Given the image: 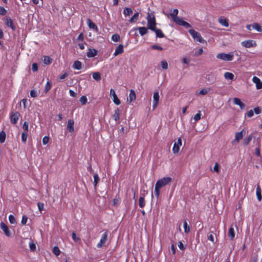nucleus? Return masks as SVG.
I'll return each instance as SVG.
<instances>
[{
  "instance_id": "4",
  "label": "nucleus",
  "mask_w": 262,
  "mask_h": 262,
  "mask_svg": "<svg viewBox=\"0 0 262 262\" xmlns=\"http://www.w3.org/2000/svg\"><path fill=\"white\" fill-rule=\"evenodd\" d=\"M0 227L7 236L10 237L11 236V233L9 229V227L4 223H1Z\"/></svg>"
},
{
  "instance_id": "62",
  "label": "nucleus",
  "mask_w": 262,
  "mask_h": 262,
  "mask_svg": "<svg viewBox=\"0 0 262 262\" xmlns=\"http://www.w3.org/2000/svg\"><path fill=\"white\" fill-rule=\"evenodd\" d=\"M213 171H215V172H219V170H220L219 165L217 163H215V165H214V166L213 167Z\"/></svg>"
},
{
  "instance_id": "19",
  "label": "nucleus",
  "mask_w": 262,
  "mask_h": 262,
  "mask_svg": "<svg viewBox=\"0 0 262 262\" xmlns=\"http://www.w3.org/2000/svg\"><path fill=\"white\" fill-rule=\"evenodd\" d=\"M233 102L235 104L238 105L242 110L244 109L246 106L245 104L238 98H234L233 99Z\"/></svg>"
},
{
  "instance_id": "63",
  "label": "nucleus",
  "mask_w": 262,
  "mask_h": 262,
  "mask_svg": "<svg viewBox=\"0 0 262 262\" xmlns=\"http://www.w3.org/2000/svg\"><path fill=\"white\" fill-rule=\"evenodd\" d=\"M178 247L181 250H184L186 248L185 246L181 241L178 243Z\"/></svg>"
},
{
  "instance_id": "11",
  "label": "nucleus",
  "mask_w": 262,
  "mask_h": 262,
  "mask_svg": "<svg viewBox=\"0 0 262 262\" xmlns=\"http://www.w3.org/2000/svg\"><path fill=\"white\" fill-rule=\"evenodd\" d=\"M178 12V10L177 9H173L172 13H170V16L175 23H177L178 20L181 18L177 16Z\"/></svg>"
},
{
  "instance_id": "6",
  "label": "nucleus",
  "mask_w": 262,
  "mask_h": 262,
  "mask_svg": "<svg viewBox=\"0 0 262 262\" xmlns=\"http://www.w3.org/2000/svg\"><path fill=\"white\" fill-rule=\"evenodd\" d=\"M147 27L150 30H154V28L156 27V20L155 17H152V19H147Z\"/></svg>"
},
{
  "instance_id": "1",
  "label": "nucleus",
  "mask_w": 262,
  "mask_h": 262,
  "mask_svg": "<svg viewBox=\"0 0 262 262\" xmlns=\"http://www.w3.org/2000/svg\"><path fill=\"white\" fill-rule=\"evenodd\" d=\"M188 32L193 37L194 41L203 43L206 42L205 40L203 39L201 34L199 32L195 31L193 29H190Z\"/></svg>"
},
{
  "instance_id": "51",
  "label": "nucleus",
  "mask_w": 262,
  "mask_h": 262,
  "mask_svg": "<svg viewBox=\"0 0 262 262\" xmlns=\"http://www.w3.org/2000/svg\"><path fill=\"white\" fill-rule=\"evenodd\" d=\"M28 137V134L27 132H23L21 134V140L23 142L25 143L27 141Z\"/></svg>"
},
{
  "instance_id": "12",
  "label": "nucleus",
  "mask_w": 262,
  "mask_h": 262,
  "mask_svg": "<svg viewBox=\"0 0 262 262\" xmlns=\"http://www.w3.org/2000/svg\"><path fill=\"white\" fill-rule=\"evenodd\" d=\"M159 94L158 92H155L153 96V108L155 109L158 104L159 101Z\"/></svg>"
},
{
  "instance_id": "33",
  "label": "nucleus",
  "mask_w": 262,
  "mask_h": 262,
  "mask_svg": "<svg viewBox=\"0 0 262 262\" xmlns=\"http://www.w3.org/2000/svg\"><path fill=\"white\" fill-rule=\"evenodd\" d=\"M243 130H242L241 132H237L235 134V140L237 142H238L240 140H241L243 138Z\"/></svg>"
},
{
  "instance_id": "41",
  "label": "nucleus",
  "mask_w": 262,
  "mask_h": 262,
  "mask_svg": "<svg viewBox=\"0 0 262 262\" xmlns=\"http://www.w3.org/2000/svg\"><path fill=\"white\" fill-rule=\"evenodd\" d=\"M112 39L115 42L119 41L120 39V37L119 34L116 33L114 34L111 37Z\"/></svg>"
},
{
  "instance_id": "46",
  "label": "nucleus",
  "mask_w": 262,
  "mask_h": 262,
  "mask_svg": "<svg viewBox=\"0 0 262 262\" xmlns=\"http://www.w3.org/2000/svg\"><path fill=\"white\" fill-rule=\"evenodd\" d=\"M79 101L82 105H84L87 103L88 99L86 96H82L80 97Z\"/></svg>"
},
{
  "instance_id": "55",
  "label": "nucleus",
  "mask_w": 262,
  "mask_h": 262,
  "mask_svg": "<svg viewBox=\"0 0 262 262\" xmlns=\"http://www.w3.org/2000/svg\"><path fill=\"white\" fill-rule=\"evenodd\" d=\"M38 70V66L37 63H33L32 66V70L33 72H36Z\"/></svg>"
},
{
  "instance_id": "35",
  "label": "nucleus",
  "mask_w": 262,
  "mask_h": 262,
  "mask_svg": "<svg viewBox=\"0 0 262 262\" xmlns=\"http://www.w3.org/2000/svg\"><path fill=\"white\" fill-rule=\"evenodd\" d=\"M252 139V135H249L248 137L245 138L244 139V141L243 142L244 145H245V146L248 145L249 144V143L251 142Z\"/></svg>"
},
{
  "instance_id": "3",
  "label": "nucleus",
  "mask_w": 262,
  "mask_h": 262,
  "mask_svg": "<svg viewBox=\"0 0 262 262\" xmlns=\"http://www.w3.org/2000/svg\"><path fill=\"white\" fill-rule=\"evenodd\" d=\"M172 181V179L171 177H164L160 180H159L156 184L158 185L160 187L162 188V187L168 184Z\"/></svg>"
},
{
  "instance_id": "23",
  "label": "nucleus",
  "mask_w": 262,
  "mask_h": 262,
  "mask_svg": "<svg viewBox=\"0 0 262 262\" xmlns=\"http://www.w3.org/2000/svg\"><path fill=\"white\" fill-rule=\"evenodd\" d=\"M135 30H138L139 31V33L141 36H143L146 34L148 32V27L146 28L145 27H139L138 28H135Z\"/></svg>"
},
{
  "instance_id": "56",
  "label": "nucleus",
  "mask_w": 262,
  "mask_h": 262,
  "mask_svg": "<svg viewBox=\"0 0 262 262\" xmlns=\"http://www.w3.org/2000/svg\"><path fill=\"white\" fill-rule=\"evenodd\" d=\"M23 128L24 130L25 131V132L28 131L29 123L25 121L23 124Z\"/></svg>"
},
{
  "instance_id": "44",
  "label": "nucleus",
  "mask_w": 262,
  "mask_h": 262,
  "mask_svg": "<svg viewBox=\"0 0 262 262\" xmlns=\"http://www.w3.org/2000/svg\"><path fill=\"white\" fill-rule=\"evenodd\" d=\"M206 78L208 81L213 82L215 81V78L211 74L207 75Z\"/></svg>"
},
{
  "instance_id": "8",
  "label": "nucleus",
  "mask_w": 262,
  "mask_h": 262,
  "mask_svg": "<svg viewBox=\"0 0 262 262\" xmlns=\"http://www.w3.org/2000/svg\"><path fill=\"white\" fill-rule=\"evenodd\" d=\"M242 45L245 48H251L255 47L256 43L255 41L252 40H244L242 42Z\"/></svg>"
},
{
  "instance_id": "47",
  "label": "nucleus",
  "mask_w": 262,
  "mask_h": 262,
  "mask_svg": "<svg viewBox=\"0 0 262 262\" xmlns=\"http://www.w3.org/2000/svg\"><path fill=\"white\" fill-rule=\"evenodd\" d=\"M51 88V83L48 81L45 88V92L47 93Z\"/></svg>"
},
{
  "instance_id": "57",
  "label": "nucleus",
  "mask_w": 262,
  "mask_h": 262,
  "mask_svg": "<svg viewBox=\"0 0 262 262\" xmlns=\"http://www.w3.org/2000/svg\"><path fill=\"white\" fill-rule=\"evenodd\" d=\"M7 13V10L3 7L0 6V14L5 15Z\"/></svg>"
},
{
  "instance_id": "34",
  "label": "nucleus",
  "mask_w": 262,
  "mask_h": 262,
  "mask_svg": "<svg viewBox=\"0 0 262 262\" xmlns=\"http://www.w3.org/2000/svg\"><path fill=\"white\" fill-rule=\"evenodd\" d=\"M228 236L231 239H233L235 237L234 230L232 227H231L229 229Z\"/></svg>"
},
{
  "instance_id": "53",
  "label": "nucleus",
  "mask_w": 262,
  "mask_h": 262,
  "mask_svg": "<svg viewBox=\"0 0 262 262\" xmlns=\"http://www.w3.org/2000/svg\"><path fill=\"white\" fill-rule=\"evenodd\" d=\"M201 111H199L198 113L196 114L194 116V119L197 121H199L200 119H201Z\"/></svg>"
},
{
  "instance_id": "45",
  "label": "nucleus",
  "mask_w": 262,
  "mask_h": 262,
  "mask_svg": "<svg viewBox=\"0 0 262 262\" xmlns=\"http://www.w3.org/2000/svg\"><path fill=\"white\" fill-rule=\"evenodd\" d=\"M161 66L162 68L164 70H167L168 69V63L165 60H163L161 62Z\"/></svg>"
},
{
  "instance_id": "30",
  "label": "nucleus",
  "mask_w": 262,
  "mask_h": 262,
  "mask_svg": "<svg viewBox=\"0 0 262 262\" xmlns=\"http://www.w3.org/2000/svg\"><path fill=\"white\" fill-rule=\"evenodd\" d=\"M132 13H133V10L130 8L126 7L124 8V9L123 10V14L125 16H129L130 15H131L132 14Z\"/></svg>"
},
{
  "instance_id": "9",
  "label": "nucleus",
  "mask_w": 262,
  "mask_h": 262,
  "mask_svg": "<svg viewBox=\"0 0 262 262\" xmlns=\"http://www.w3.org/2000/svg\"><path fill=\"white\" fill-rule=\"evenodd\" d=\"M182 145V140L181 138H179L178 140V142H175L173 144L172 148V152L174 154H177L179 151L180 146Z\"/></svg>"
},
{
  "instance_id": "42",
  "label": "nucleus",
  "mask_w": 262,
  "mask_h": 262,
  "mask_svg": "<svg viewBox=\"0 0 262 262\" xmlns=\"http://www.w3.org/2000/svg\"><path fill=\"white\" fill-rule=\"evenodd\" d=\"M161 188L158 185L157 186V184L155 185V196L158 198L160 194V190Z\"/></svg>"
},
{
  "instance_id": "15",
  "label": "nucleus",
  "mask_w": 262,
  "mask_h": 262,
  "mask_svg": "<svg viewBox=\"0 0 262 262\" xmlns=\"http://www.w3.org/2000/svg\"><path fill=\"white\" fill-rule=\"evenodd\" d=\"M124 52V46L122 44H120L116 48L115 51L114 53V56H117L119 54H121Z\"/></svg>"
},
{
  "instance_id": "29",
  "label": "nucleus",
  "mask_w": 262,
  "mask_h": 262,
  "mask_svg": "<svg viewBox=\"0 0 262 262\" xmlns=\"http://www.w3.org/2000/svg\"><path fill=\"white\" fill-rule=\"evenodd\" d=\"M224 76L225 79L229 80H233L234 77L233 73L228 72L225 73Z\"/></svg>"
},
{
  "instance_id": "39",
  "label": "nucleus",
  "mask_w": 262,
  "mask_h": 262,
  "mask_svg": "<svg viewBox=\"0 0 262 262\" xmlns=\"http://www.w3.org/2000/svg\"><path fill=\"white\" fill-rule=\"evenodd\" d=\"M93 78L96 81H99L101 79V75L99 72L93 73Z\"/></svg>"
},
{
  "instance_id": "27",
  "label": "nucleus",
  "mask_w": 262,
  "mask_h": 262,
  "mask_svg": "<svg viewBox=\"0 0 262 262\" xmlns=\"http://www.w3.org/2000/svg\"><path fill=\"white\" fill-rule=\"evenodd\" d=\"M139 13L138 12L135 13L134 15L129 20L130 23H135L137 21L139 18Z\"/></svg>"
},
{
  "instance_id": "2",
  "label": "nucleus",
  "mask_w": 262,
  "mask_h": 262,
  "mask_svg": "<svg viewBox=\"0 0 262 262\" xmlns=\"http://www.w3.org/2000/svg\"><path fill=\"white\" fill-rule=\"evenodd\" d=\"M233 53L229 52V53H219L216 55V58L224 61H232L233 59Z\"/></svg>"
},
{
  "instance_id": "31",
  "label": "nucleus",
  "mask_w": 262,
  "mask_h": 262,
  "mask_svg": "<svg viewBox=\"0 0 262 262\" xmlns=\"http://www.w3.org/2000/svg\"><path fill=\"white\" fill-rule=\"evenodd\" d=\"M252 29L256 30L259 32H262V27L257 23L252 24Z\"/></svg>"
},
{
  "instance_id": "13",
  "label": "nucleus",
  "mask_w": 262,
  "mask_h": 262,
  "mask_svg": "<svg viewBox=\"0 0 262 262\" xmlns=\"http://www.w3.org/2000/svg\"><path fill=\"white\" fill-rule=\"evenodd\" d=\"M110 95H112L113 102L116 105H119L121 103L120 100L118 99L114 89H111L110 90Z\"/></svg>"
},
{
  "instance_id": "32",
  "label": "nucleus",
  "mask_w": 262,
  "mask_h": 262,
  "mask_svg": "<svg viewBox=\"0 0 262 262\" xmlns=\"http://www.w3.org/2000/svg\"><path fill=\"white\" fill-rule=\"evenodd\" d=\"M145 202L144 195L140 196L139 200V205L140 207L143 208L145 206Z\"/></svg>"
},
{
  "instance_id": "52",
  "label": "nucleus",
  "mask_w": 262,
  "mask_h": 262,
  "mask_svg": "<svg viewBox=\"0 0 262 262\" xmlns=\"http://www.w3.org/2000/svg\"><path fill=\"white\" fill-rule=\"evenodd\" d=\"M72 238L73 240L75 242H77L80 241V238L77 236L75 232H72Z\"/></svg>"
},
{
  "instance_id": "10",
  "label": "nucleus",
  "mask_w": 262,
  "mask_h": 262,
  "mask_svg": "<svg viewBox=\"0 0 262 262\" xmlns=\"http://www.w3.org/2000/svg\"><path fill=\"white\" fill-rule=\"evenodd\" d=\"M5 25L11 28L13 31H15V26L14 24L13 20L10 17H6Z\"/></svg>"
},
{
  "instance_id": "21",
  "label": "nucleus",
  "mask_w": 262,
  "mask_h": 262,
  "mask_svg": "<svg viewBox=\"0 0 262 262\" xmlns=\"http://www.w3.org/2000/svg\"><path fill=\"white\" fill-rule=\"evenodd\" d=\"M156 33V37L158 38H163L165 36L164 34L162 32L160 29H157L156 27L154 28V30H152Z\"/></svg>"
},
{
  "instance_id": "49",
  "label": "nucleus",
  "mask_w": 262,
  "mask_h": 262,
  "mask_svg": "<svg viewBox=\"0 0 262 262\" xmlns=\"http://www.w3.org/2000/svg\"><path fill=\"white\" fill-rule=\"evenodd\" d=\"M151 48L152 49V50H159V51H162L163 50V48L161 47V46L157 45V44H155V45H153L151 46Z\"/></svg>"
},
{
  "instance_id": "14",
  "label": "nucleus",
  "mask_w": 262,
  "mask_h": 262,
  "mask_svg": "<svg viewBox=\"0 0 262 262\" xmlns=\"http://www.w3.org/2000/svg\"><path fill=\"white\" fill-rule=\"evenodd\" d=\"M87 24L89 27L91 29H93L96 32H98V28L97 25L90 18L87 19Z\"/></svg>"
},
{
  "instance_id": "60",
  "label": "nucleus",
  "mask_w": 262,
  "mask_h": 262,
  "mask_svg": "<svg viewBox=\"0 0 262 262\" xmlns=\"http://www.w3.org/2000/svg\"><path fill=\"white\" fill-rule=\"evenodd\" d=\"M49 141V137L48 136H45L42 139V143L44 145L47 144Z\"/></svg>"
},
{
  "instance_id": "37",
  "label": "nucleus",
  "mask_w": 262,
  "mask_h": 262,
  "mask_svg": "<svg viewBox=\"0 0 262 262\" xmlns=\"http://www.w3.org/2000/svg\"><path fill=\"white\" fill-rule=\"evenodd\" d=\"M99 177L98 174L95 173L94 174V187L95 188H96V187L97 186V184L99 182Z\"/></svg>"
},
{
  "instance_id": "20",
  "label": "nucleus",
  "mask_w": 262,
  "mask_h": 262,
  "mask_svg": "<svg viewBox=\"0 0 262 262\" xmlns=\"http://www.w3.org/2000/svg\"><path fill=\"white\" fill-rule=\"evenodd\" d=\"M253 81L256 84L257 89H262V82L258 77L254 76L253 77Z\"/></svg>"
},
{
  "instance_id": "22",
  "label": "nucleus",
  "mask_w": 262,
  "mask_h": 262,
  "mask_svg": "<svg viewBox=\"0 0 262 262\" xmlns=\"http://www.w3.org/2000/svg\"><path fill=\"white\" fill-rule=\"evenodd\" d=\"M120 110L119 108H117L114 112V114L113 115L112 117L115 121H119L120 119Z\"/></svg>"
},
{
  "instance_id": "18",
  "label": "nucleus",
  "mask_w": 262,
  "mask_h": 262,
  "mask_svg": "<svg viewBox=\"0 0 262 262\" xmlns=\"http://www.w3.org/2000/svg\"><path fill=\"white\" fill-rule=\"evenodd\" d=\"M98 53V51L97 50L95 49H89L88 52L86 53V55L89 58H92L95 57Z\"/></svg>"
},
{
  "instance_id": "7",
  "label": "nucleus",
  "mask_w": 262,
  "mask_h": 262,
  "mask_svg": "<svg viewBox=\"0 0 262 262\" xmlns=\"http://www.w3.org/2000/svg\"><path fill=\"white\" fill-rule=\"evenodd\" d=\"M107 239V232L105 231L102 235L101 238L100 239V242L98 243L97 247L98 248H101L102 246H104L105 243H106Z\"/></svg>"
},
{
  "instance_id": "43",
  "label": "nucleus",
  "mask_w": 262,
  "mask_h": 262,
  "mask_svg": "<svg viewBox=\"0 0 262 262\" xmlns=\"http://www.w3.org/2000/svg\"><path fill=\"white\" fill-rule=\"evenodd\" d=\"M53 252L55 255L58 256L60 254V250L57 246H55L53 248Z\"/></svg>"
},
{
  "instance_id": "58",
  "label": "nucleus",
  "mask_w": 262,
  "mask_h": 262,
  "mask_svg": "<svg viewBox=\"0 0 262 262\" xmlns=\"http://www.w3.org/2000/svg\"><path fill=\"white\" fill-rule=\"evenodd\" d=\"M203 53V50L202 48H200L199 50L194 54V56H198L201 55Z\"/></svg>"
},
{
  "instance_id": "38",
  "label": "nucleus",
  "mask_w": 262,
  "mask_h": 262,
  "mask_svg": "<svg viewBox=\"0 0 262 262\" xmlns=\"http://www.w3.org/2000/svg\"><path fill=\"white\" fill-rule=\"evenodd\" d=\"M219 22L223 26L227 27L229 26V24L227 20L225 18H220L219 19Z\"/></svg>"
},
{
  "instance_id": "64",
  "label": "nucleus",
  "mask_w": 262,
  "mask_h": 262,
  "mask_svg": "<svg viewBox=\"0 0 262 262\" xmlns=\"http://www.w3.org/2000/svg\"><path fill=\"white\" fill-rule=\"evenodd\" d=\"M254 112L256 114H259L261 112V108L259 107H256L254 108Z\"/></svg>"
},
{
  "instance_id": "26",
  "label": "nucleus",
  "mask_w": 262,
  "mask_h": 262,
  "mask_svg": "<svg viewBox=\"0 0 262 262\" xmlns=\"http://www.w3.org/2000/svg\"><path fill=\"white\" fill-rule=\"evenodd\" d=\"M81 66H82L81 62H80V61H78V60H76L74 62V63L72 66V68L74 69L80 70L81 69Z\"/></svg>"
},
{
  "instance_id": "59",
  "label": "nucleus",
  "mask_w": 262,
  "mask_h": 262,
  "mask_svg": "<svg viewBox=\"0 0 262 262\" xmlns=\"http://www.w3.org/2000/svg\"><path fill=\"white\" fill-rule=\"evenodd\" d=\"M28 217L26 215H24L22 217L21 223L23 225H25L27 223Z\"/></svg>"
},
{
  "instance_id": "50",
  "label": "nucleus",
  "mask_w": 262,
  "mask_h": 262,
  "mask_svg": "<svg viewBox=\"0 0 262 262\" xmlns=\"http://www.w3.org/2000/svg\"><path fill=\"white\" fill-rule=\"evenodd\" d=\"M29 247H30V250L32 251H34L36 249V245L34 243L32 242V241H31L29 242Z\"/></svg>"
},
{
  "instance_id": "54",
  "label": "nucleus",
  "mask_w": 262,
  "mask_h": 262,
  "mask_svg": "<svg viewBox=\"0 0 262 262\" xmlns=\"http://www.w3.org/2000/svg\"><path fill=\"white\" fill-rule=\"evenodd\" d=\"M37 206L38 208V210H39V211L40 212H41V211L43 210V207H44L43 203H41V202H38L37 203Z\"/></svg>"
},
{
  "instance_id": "36",
  "label": "nucleus",
  "mask_w": 262,
  "mask_h": 262,
  "mask_svg": "<svg viewBox=\"0 0 262 262\" xmlns=\"http://www.w3.org/2000/svg\"><path fill=\"white\" fill-rule=\"evenodd\" d=\"M6 140V133L4 131L0 132V143H3Z\"/></svg>"
},
{
  "instance_id": "25",
  "label": "nucleus",
  "mask_w": 262,
  "mask_h": 262,
  "mask_svg": "<svg viewBox=\"0 0 262 262\" xmlns=\"http://www.w3.org/2000/svg\"><path fill=\"white\" fill-rule=\"evenodd\" d=\"M136 93L133 90H130V93L129 94V101L131 103L136 99Z\"/></svg>"
},
{
  "instance_id": "5",
  "label": "nucleus",
  "mask_w": 262,
  "mask_h": 262,
  "mask_svg": "<svg viewBox=\"0 0 262 262\" xmlns=\"http://www.w3.org/2000/svg\"><path fill=\"white\" fill-rule=\"evenodd\" d=\"M19 116L20 114L18 112H12L10 115L11 122L13 124H16Z\"/></svg>"
},
{
  "instance_id": "16",
  "label": "nucleus",
  "mask_w": 262,
  "mask_h": 262,
  "mask_svg": "<svg viewBox=\"0 0 262 262\" xmlns=\"http://www.w3.org/2000/svg\"><path fill=\"white\" fill-rule=\"evenodd\" d=\"M176 24L185 27L186 29L190 28L191 26L190 24H189L188 23L183 20L182 18H181L179 20H178L177 23H176Z\"/></svg>"
},
{
  "instance_id": "24",
  "label": "nucleus",
  "mask_w": 262,
  "mask_h": 262,
  "mask_svg": "<svg viewBox=\"0 0 262 262\" xmlns=\"http://www.w3.org/2000/svg\"><path fill=\"white\" fill-rule=\"evenodd\" d=\"M256 194L258 201H261L262 199L261 190L259 185H257L256 187Z\"/></svg>"
},
{
  "instance_id": "61",
  "label": "nucleus",
  "mask_w": 262,
  "mask_h": 262,
  "mask_svg": "<svg viewBox=\"0 0 262 262\" xmlns=\"http://www.w3.org/2000/svg\"><path fill=\"white\" fill-rule=\"evenodd\" d=\"M30 96L31 97H36L37 96V93L36 91L32 90L30 92Z\"/></svg>"
},
{
  "instance_id": "17",
  "label": "nucleus",
  "mask_w": 262,
  "mask_h": 262,
  "mask_svg": "<svg viewBox=\"0 0 262 262\" xmlns=\"http://www.w3.org/2000/svg\"><path fill=\"white\" fill-rule=\"evenodd\" d=\"M74 121L72 119H70L68 121L67 129L70 133H72L74 130Z\"/></svg>"
},
{
  "instance_id": "48",
  "label": "nucleus",
  "mask_w": 262,
  "mask_h": 262,
  "mask_svg": "<svg viewBox=\"0 0 262 262\" xmlns=\"http://www.w3.org/2000/svg\"><path fill=\"white\" fill-rule=\"evenodd\" d=\"M9 221L11 224H15L16 223L15 217L12 214H10L9 216Z\"/></svg>"
},
{
  "instance_id": "28",
  "label": "nucleus",
  "mask_w": 262,
  "mask_h": 262,
  "mask_svg": "<svg viewBox=\"0 0 262 262\" xmlns=\"http://www.w3.org/2000/svg\"><path fill=\"white\" fill-rule=\"evenodd\" d=\"M52 59L49 56H44L43 62L45 64L49 65L51 63Z\"/></svg>"
},
{
  "instance_id": "40",
  "label": "nucleus",
  "mask_w": 262,
  "mask_h": 262,
  "mask_svg": "<svg viewBox=\"0 0 262 262\" xmlns=\"http://www.w3.org/2000/svg\"><path fill=\"white\" fill-rule=\"evenodd\" d=\"M183 227L184 228L185 233H189L190 231V228H189V226L188 225V224L186 220L184 221Z\"/></svg>"
}]
</instances>
